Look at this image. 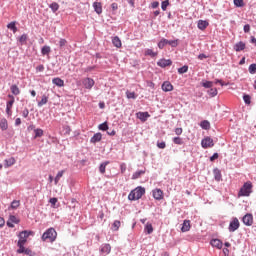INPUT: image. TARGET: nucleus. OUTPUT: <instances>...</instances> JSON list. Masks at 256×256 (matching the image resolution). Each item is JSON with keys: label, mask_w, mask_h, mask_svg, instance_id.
Returning a JSON list of instances; mask_svg holds the SVG:
<instances>
[{"label": "nucleus", "mask_w": 256, "mask_h": 256, "mask_svg": "<svg viewBox=\"0 0 256 256\" xmlns=\"http://www.w3.org/2000/svg\"><path fill=\"white\" fill-rule=\"evenodd\" d=\"M145 195V187L143 186H138L135 189L131 190L129 195H128V200L129 201H139L141 197Z\"/></svg>", "instance_id": "nucleus-1"}, {"label": "nucleus", "mask_w": 256, "mask_h": 256, "mask_svg": "<svg viewBox=\"0 0 256 256\" xmlns=\"http://www.w3.org/2000/svg\"><path fill=\"white\" fill-rule=\"evenodd\" d=\"M42 241H48V243H55L57 241V231L55 228H48L41 237Z\"/></svg>", "instance_id": "nucleus-2"}, {"label": "nucleus", "mask_w": 256, "mask_h": 256, "mask_svg": "<svg viewBox=\"0 0 256 256\" xmlns=\"http://www.w3.org/2000/svg\"><path fill=\"white\" fill-rule=\"evenodd\" d=\"M253 193V183L251 181L245 182L238 192V197H251Z\"/></svg>", "instance_id": "nucleus-3"}, {"label": "nucleus", "mask_w": 256, "mask_h": 256, "mask_svg": "<svg viewBox=\"0 0 256 256\" xmlns=\"http://www.w3.org/2000/svg\"><path fill=\"white\" fill-rule=\"evenodd\" d=\"M239 227H241V224L239 223V219L237 217H234L229 223L228 231L229 233H235V231H237Z\"/></svg>", "instance_id": "nucleus-4"}, {"label": "nucleus", "mask_w": 256, "mask_h": 256, "mask_svg": "<svg viewBox=\"0 0 256 256\" xmlns=\"http://www.w3.org/2000/svg\"><path fill=\"white\" fill-rule=\"evenodd\" d=\"M31 233H33V231L24 230L20 232L18 235L19 237L18 244L25 245V243H27V238L29 237V235H31Z\"/></svg>", "instance_id": "nucleus-5"}, {"label": "nucleus", "mask_w": 256, "mask_h": 256, "mask_svg": "<svg viewBox=\"0 0 256 256\" xmlns=\"http://www.w3.org/2000/svg\"><path fill=\"white\" fill-rule=\"evenodd\" d=\"M201 146L203 149H209V147H214L215 143H213V140L211 137H206L202 139Z\"/></svg>", "instance_id": "nucleus-6"}, {"label": "nucleus", "mask_w": 256, "mask_h": 256, "mask_svg": "<svg viewBox=\"0 0 256 256\" xmlns=\"http://www.w3.org/2000/svg\"><path fill=\"white\" fill-rule=\"evenodd\" d=\"M242 222L246 227H251L253 225V214L247 213L242 217Z\"/></svg>", "instance_id": "nucleus-7"}, {"label": "nucleus", "mask_w": 256, "mask_h": 256, "mask_svg": "<svg viewBox=\"0 0 256 256\" xmlns=\"http://www.w3.org/2000/svg\"><path fill=\"white\" fill-rule=\"evenodd\" d=\"M173 65V61L171 59L162 58L157 62V66L165 69V67H171Z\"/></svg>", "instance_id": "nucleus-8"}, {"label": "nucleus", "mask_w": 256, "mask_h": 256, "mask_svg": "<svg viewBox=\"0 0 256 256\" xmlns=\"http://www.w3.org/2000/svg\"><path fill=\"white\" fill-rule=\"evenodd\" d=\"M152 196L156 201H161L163 199V190L159 188L152 190Z\"/></svg>", "instance_id": "nucleus-9"}, {"label": "nucleus", "mask_w": 256, "mask_h": 256, "mask_svg": "<svg viewBox=\"0 0 256 256\" xmlns=\"http://www.w3.org/2000/svg\"><path fill=\"white\" fill-rule=\"evenodd\" d=\"M83 85L86 89H93V86L95 85V80H93V78H85L83 80Z\"/></svg>", "instance_id": "nucleus-10"}, {"label": "nucleus", "mask_w": 256, "mask_h": 256, "mask_svg": "<svg viewBox=\"0 0 256 256\" xmlns=\"http://www.w3.org/2000/svg\"><path fill=\"white\" fill-rule=\"evenodd\" d=\"M136 117H137V119H139L140 121L145 123V121H147V119H149V117H151V115L149 114V112H138V113H136Z\"/></svg>", "instance_id": "nucleus-11"}, {"label": "nucleus", "mask_w": 256, "mask_h": 256, "mask_svg": "<svg viewBox=\"0 0 256 256\" xmlns=\"http://www.w3.org/2000/svg\"><path fill=\"white\" fill-rule=\"evenodd\" d=\"M100 253H102V255H109V253H111V244H102L100 246Z\"/></svg>", "instance_id": "nucleus-12"}, {"label": "nucleus", "mask_w": 256, "mask_h": 256, "mask_svg": "<svg viewBox=\"0 0 256 256\" xmlns=\"http://www.w3.org/2000/svg\"><path fill=\"white\" fill-rule=\"evenodd\" d=\"M15 163H17V160H15V157H10L4 160V167L5 169H9V167H13Z\"/></svg>", "instance_id": "nucleus-13"}, {"label": "nucleus", "mask_w": 256, "mask_h": 256, "mask_svg": "<svg viewBox=\"0 0 256 256\" xmlns=\"http://www.w3.org/2000/svg\"><path fill=\"white\" fill-rule=\"evenodd\" d=\"M101 139H103V134H101V132L95 133L91 137L90 143H93V145H95V143H99L101 141Z\"/></svg>", "instance_id": "nucleus-14"}, {"label": "nucleus", "mask_w": 256, "mask_h": 256, "mask_svg": "<svg viewBox=\"0 0 256 256\" xmlns=\"http://www.w3.org/2000/svg\"><path fill=\"white\" fill-rule=\"evenodd\" d=\"M197 27L200 31H205L209 27V22L207 20H198Z\"/></svg>", "instance_id": "nucleus-15"}, {"label": "nucleus", "mask_w": 256, "mask_h": 256, "mask_svg": "<svg viewBox=\"0 0 256 256\" xmlns=\"http://www.w3.org/2000/svg\"><path fill=\"white\" fill-rule=\"evenodd\" d=\"M162 91H164L165 93H169V91H173V84H171V82L169 81L163 82Z\"/></svg>", "instance_id": "nucleus-16"}, {"label": "nucleus", "mask_w": 256, "mask_h": 256, "mask_svg": "<svg viewBox=\"0 0 256 256\" xmlns=\"http://www.w3.org/2000/svg\"><path fill=\"white\" fill-rule=\"evenodd\" d=\"M93 9L95 13H97V15H101V13H103V5L101 4V2H94Z\"/></svg>", "instance_id": "nucleus-17"}, {"label": "nucleus", "mask_w": 256, "mask_h": 256, "mask_svg": "<svg viewBox=\"0 0 256 256\" xmlns=\"http://www.w3.org/2000/svg\"><path fill=\"white\" fill-rule=\"evenodd\" d=\"M210 245L216 247V249H223V242L220 239H212Z\"/></svg>", "instance_id": "nucleus-18"}, {"label": "nucleus", "mask_w": 256, "mask_h": 256, "mask_svg": "<svg viewBox=\"0 0 256 256\" xmlns=\"http://www.w3.org/2000/svg\"><path fill=\"white\" fill-rule=\"evenodd\" d=\"M191 229V221L190 220H184L182 227H181V231L182 233H187V231H189Z\"/></svg>", "instance_id": "nucleus-19"}, {"label": "nucleus", "mask_w": 256, "mask_h": 256, "mask_svg": "<svg viewBox=\"0 0 256 256\" xmlns=\"http://www.w3.org/2000/svg\"><path fill=\"white\" fill-rule=\"evenodd\" d=\"M213 175H214V179L215 181H221V179H223V175L221 174V170L219 168H214L213 169Z\"/></svg>", "instance_id": "nucleus-20"}, {"label": "nucleus", "mask_w": 256, "mask_h": 256, "mask_svg": "<svg viewBox=\"0 0 256 256\" xmlns=\"http://www.w3.org/2000/svg\"><path fill=\"white\" fill-rule=\"evenodd\" d=\"M53 85H56V87H65V81L59 77L52 79Z\"/></svg>", "instance_id": "nucleus-21"}, {"label": "nucleus", "mask_w": 256, "mask_h": 256, "mask_svg": "<svg viewBox=\"0 0 256 256\" xmlns=\"http://www.w3.org/2000/svg\"><path fill=\"white\" fill-rule=\"evenodd\" d=\"M234 51L239 53L240 51H245V42L240 41L234 45Z\"/></svg>", "instance_id": "nucleus-22"}, {"label": "nucleus", "mask_w": 256, "mask_h": 256, "mask_svg": "<svg viewBox=\"0 0 256 256\" xmlns=\"http://www.w3.org/2000/svg\"><path fill=\"white\" fill-rule=\"evenodd\" d=\"M147 169H143V170H137L136 172H134L132 174V179L133 180H136V179H139L141 177V175H145Z\"/></svg>", "instance_id": "nucleus-23"}, {"label": "nucleus", "mask_w": 256, "mask_h": 256, "mask_svg": "<svg viewBox=\"0 0 256 256\" xmlns=\"http://www.w3.org/2000/svg\"><path fill=\"white\" fill-rule=\"evenodd\" d=\"M200 127L205 131H209L211 129V123L208 120H203L200 122Z\"/></svg>", "instance_id": "nucleus-24"}, {"label": "nucleus", "mask_w": 256, "mask_h": 256, "mask_svg": "<svg viewBox=\"0 0 256 256\" xmlns=\"http://www.w3.org/2000/svg\"><path fill=\"white\" fill-rule=\"evenodd\" d=\"M0 129L2 131H7V129H9V124L7 123V119L3 118L0 120Z\"/></svg>", "instance_id": "nucleus-25"}, {"label": "nucleus", "mask_w": 256, "mask_h": 256, "mask_svg": "<svg viewBox=\"0 0 256 256\" xmlns=\"http://www.w3.org/2000/svg\"><path fill=\"white\" fill-rule=\"evenodd\" d=\"M112 44L114 45V47H117V49H120L121 47V39L119 38V36H115L112 38Z\"/></svg>", "instance_id": "nucleus-26"}, {"label": "nucleus", "mask_w": 256, "mask_h": 256, "mask_svg": "<svg viewBox=\"0 0 256 256\" xmlns=\"http://www.w3.org/2000/svg\"><path fill=\"white\" fill-rule=\"evenodd\" d=\"M12 95H20L21 90L19 89V86L17 84H14L10 87Z\"/></svg>", "instance_id": "nucleus-27"}, {"label": "nucleus", "mask_w": 256, "mask_h": 256, "mask_svg": "<svg viewBox=\"0 0 256 256\" xmlns=\"http://www.w3.org/2000/svg\"><path fill=\"white\" fill-rule=\"evenodd\" d=\"M144 231L147 235H151L153 233V224L148 222L144 227Z\"/></svg>", "instance_id": "nucleus-28"}, {"label": "nucleus", "mask_w": 256, "mask_h": 256, "mask_svg": "<svg viewBox=\"0 0 256 256\" xmlns=\"http://www.w3.org/2000/svg\"><path fill=\"white\" fill-rule=\"evenodd\" d=\"M16 23L17 22L13 21V22H10V23L7 24V28L10 29V31L13 32V33H16L17 30H18L17 26H16Z\"/></svg>", "instance_id": "nucleus-29"}, {"label": "nucleus", "mask_w": 256, "mask_h": 256, "mask_svg": "<svg viewBox=\"0 0 256 256\" xmlns=\"http://www.w3.org/2000/svg\"><path fill=\"white\" fill-rule=\"evenodd\" d=\"M49 102V97L47 95H43L41 101L38 102V107H43V105H47Z\"/></svg>", "instance_id": "nucleus-30"}, {"label": "nucleus", "mask_w": 256, "mask_h": 256, "mask_svg": "<svg viewBox=\"0 0 256 256\" xmlns=\"http://www.w3.org/2000/svg\"><path fill=\"white\" fill-rule=\"evenodd\" d=\"M64 174H65V170H61L57 173V175L54 178L55 185H57V183H59V181L61 180V177H63Z\"/></svg>", "instance_id": "nucleus-31"}, {"label": "nucleus", "mask_w": 256, "mask_h": 256, "mask_svg": "<svg viewBox=\"0 0 256 256\" xmlns=\"http://www.w3.org/2000/svg\"><path fill=\"white\" fill-rule=\"evenodd\" d=\"M49 53H51V46L45 45V46H43V47L41 48V54H42L43 56L49 55Z\"/></svg>", "instance_id": "nucleus-32"}, {"label": "nucleus", "mask_w": 256, "mask_h": 256, "mask_svg": "<svg viewBox=\"0 0 256 256\" xmlns=\"http://www.w3.org/2000/svg\"><path fill=\"white\" fill-rule=\"evenodd\" d=\"M174 145H184L185 141H183V138L177 136L172 139Z\"/></svg>", "instance_id": "nucleus-33"}, {"label": "nucleus", "mask_w": 256, "mask_h": 256, "mask_svg": "<svg viewBox=\"0 0 256 256\" xmlns=\"http://www.w3.org/2000/svg\"><path fill=\"white\" fill-rule=\"evenodd\" d=\"M109 165V161L103 162L99 166V172L104 175L105 169H107V166Z\"/></svg>", "instance_id": "nucleus-34"}, {"label": "nucleus", "mask_w": 256, "mask_h": 256, "mask_svg": "<svg viewBox=\"0 0 256 256\" xmlns=\"http://www.w3.org/2000/svg\"><path fill=\"white\" fill-rule=\"evenodd\" d=\"M8 97L11 100L7 102L6 107H9L10 109H13V104L15 103V96L9 94Z\"/></svg>", "instance_id": "nucleus-35"}, {"label": "nucleus", "mask_w": 256, "mask_h": 256, "mask_svg": "<svg viewBox=\"0 0 256 256\" xmlns=\"http://www.w3.org/2000/svg\"><path fill=\"white\" fill-rule=\"evenodd\" d=\"M8 220L11 222V223H14L15 225H19L20 221L19 218H17V216L15 215H10Z\"/></svg>", "instance_id": "nucleus-36"}, {"label": "nucleus", "mask_w": 256, "mask_h": 256, "mask_svg": "<svg viewBox=\"0 0 256 256\" xmlns=\"http://www.w3.org/2000/svg\"><path fill=\"white\" fill-rule=\"evenodd\" d=\"M217 88H210L208 91H207V94L210 96V97H217Z\"/></svg>", "instance_id": "nucleus-37"}, {"label": "nucleus", "mask_w": 256, "mask_h": 256, "mask_svg": "<svg viewBox=\"0 0 256 256\" xmlns=\"http://www.w3.org/2000/svg\"><path fill=\"white\" fill-rule=\"evenodd\" d=\"M201 85L204 89H211L213 87V81H203Z\"/></svg>", "instance_id": "nucleus-38"}, {"label": "nucleus", "mask_w": 256, "mask_h": 256, "mask_svg": "<svg viewBox=\"0 0 256 256\" xmlns=\"http://www.w3.org/2000/svg\"><path fill=\"white\" fill-rule=\"evenodd\" d=\"M34 133H35L34 139H37L43 135V129L36 128V129H34Z\"/></svg>", "instance_id": "nucleus-39"}, {"label": "nucleus", "mask_w": 256, "mask_h": 256, "mask_svg": "<svg viewBox=\"0 0 256 256\" xmlns=\"http://www.w3.org/2000/svg\"><path fill=\"white\" fill-rule=\"evenodd\" d=\"M167 45H170V47H178L179 39L167 40Z\"/></svg>", "instance_id": "nucleus-40"}, {"label": "nucleus", "mask_w": 256, "mask_h": 256, "mask_svg": "<svg viewBox=\"0 0 256 256\" xmlns=\"http://www.w3.org/2000/svg\"><path fill=\"white\" fill-rule=\"evenodd\" d=\"M21 205V201L19 200H13L11 202L10 208L11 209H18V207Z\"/></svg>", "instance_id": "nucleus-41"}, {"label": "nucleus", "mask_w": 256, "mask_h": 256, "mask_svg": "<svg viewBox=\"0 0 256 256\" xmlns=\"http://www.w3.org/2000/svg\"><path fill=\"white\" fill-rule=\"evenodd\" d=\"M119 227H121V221L115 220L112 224V229L114 231H119Z\"/></svg>", "instance_id": "nucleus-42"}, {"label": "nucleus", "mask_w": 256, "mask_h": 256, "mask_svg": "<svg viewBox=\"0 0 256 256\" xmlns=\"http://www.w3.org/2000/svg\"><path fill=\"white\" fill-rule=\"evenodd\" d=\"M187 71H189V66L187 65L178 68L179 75H183V73H187Z\"/></svg>", "instance_id": "nucleus-43"}, {"label": "nucleus", "mask_w": 256, "mask_h": 256, "mask_svg": "<svg viewBox=\"0 0 256 256\" xmlns=\"http://www.w3.org/2000/svg\"><path fill=\"white\" fill-rule=\"evenodd\" d=\"M50 9L53 11V13H56V11H59V4L57 2H53L49 5Z\"/></svg>", "instance_id": "nucleus-44"}, {"label": "nucleus", "mask_w": 256, "mask_h": 256, "mask_svg": "<svg viewBox=\"0 0 256 256\" xmlns=\"http://www.w3.org/2000/svg\"><path fill=\"white\" fill-rule=\"evenodd\" d=\"M165 45H167V39L162 38V39L158 42V48H159V49H164Z\"/></svg>", "instance_id": "nucleus-45"}, {"label": "nucleus", "mask_w": 256, "mask_h": 256, "mask_svg": "<svg viewBox=\"0 0 256 256\" xmlns=\"http://www.w3.org/2000/svg\"><path fill=\"white\" fill-rule=\"evenodd\" d=\"M248 71L251 75H255L256 74V64L255 63L250 64Z\"/></svg>", "instance_id": "nucleus-46"}, {"label": "nucleus", "mask_w": 256, "mask_h": 256, "mask_svg": "<svg viewBox=\"0 0 256 256\" xmlns=\"http://www.w3.org/2000/svg\"><path fill=\"white\" fill-rule=\"evenodd\" d=\"M98 129L100 131H107L109 129V124H107V122H104L98 126Z\"/></svg>", "instance_id": "nucleus-47"}, {"label": "nucleus", "mask_w": 256, "mask_h": 256, "mask_svg": "<svg viewBox=\"0 0 256 256\" xmlns=\"http://www.w3.org/2000/svg\"><path fill=\"white\" fill-rule=\"evenodd\" d=\"M126 97L127 99H137V94H135V92H129V90H127Z\"/></svg>", "instance_id": "nucleus-48"}, {"label": "nucleus", "mask_w": 256, "mask_h": 256, "mask_svg": "<svg viewBox=\"0 0 256 256\" xmlns=\"http://www.w3.org/2000/svg\"><path fill=\"white\" fill-rule=\"evenodd\" d=\"M145 55H148L149 57H157V52H154L153 49H147Z\"/></svg>", "instance_id": "nucleus-49"}, {"label": "nucleus", "mask_w": 256, "mask_h": 256, "mask_svg": "<svg viewBox=\"0 0 256 256\" xmlns=\"http://www.w3.org/2000/svg\"><path fill=\"white\" fill-rule=\"evenodd\" d=\"M17 247H19V249L17 250V253L21 254V253H25V244H18L17 243Z\"/></svg>", "instance_id": "nucleus-50"}, {"label": "nucleus", "mask_w": 256, "mask_h": 256, "mask_svg": "<svg viewBox=\"0 0 256 256\" xmlns=\"http://www.w3.org/2000/svg\"><path fill=\"white\" fill-rule=\"evenodd\" d=\"M243 101H244V103H245L246 105H251V96L245 94V95L243 96Z\"/></svg>", "instance_id": "nucleus-51"}, {"label": "nucleus", "mask_w": 256, "mask_h": 256, "mask_svg": "<svg viewBox=\"0 0 256 256\" xmlns=\"http://www.w3.org/2000/svg\"><path fill=\"white\" fill-rule=\"evenodd\" d=\"M170 3L169 1H162L161 9L162 11H167V7H169Z\"/></svg>", "instance_id": "nucleus-52"}, {"label": "nucleus", "mask_w": 256, "mask_h": 256, "mask_svg": "<svg viewBox=\"0 0 256 256\" xmlns=\"http://www.w3.org/2000/svg\"><path fill=\"white\" fill-rule=\"evenodd\" d=\"M37 73H43L45 71V66L43 64H40L36 67Z\"/></svg>", "instance_id": "nucleus-53"}, {"label": "nucleus", "mask_w": 256, "mask_h": 256, "mask_svg": "<svg viewBox=\"0 0 256 256\" xmlns=\"http://www.w3.org/2000/svg\"><path fill=\"white\" fill-rule=\"evenodd\" d=\"M157 147L158 149H165L167 147V144L165 143V141L157 142Z\"/></svg>", "instance_id": "nucleus-54"}, {"label": "nucleus", "mask_w": 256, "mask_h": 256, "mask_svg": "<svg viewBox=\"0 0 256 256\" xmlns=\"http://www.w3.org/2000/svg\"><path fill=\"white\" fill-rule=\"evenodd\" d=\"M235 7H245L244 1H234Z\"/></svg>", "instance_id": "nucleus-55"}, {"label": "nucleus", "mask_w": 256, "mask_h": 256, "mask_svg": "<svg viewBox=\"0 0 256 256\" xmlns=\"http://www.w3.org/2000/svg\"><path fill=\"white\" fill-rule=\"evenodd\" d=\"M22 117H24V119H27L29 117V109L25 108L22 111Z\"/></svg>", "instance_id": "nucleus-56"}, {"label": "nucleus", "mask_w": 256, "mask_h": 256, "mask_svg": "<svg viewBox=\"0 0 256 256\" xmlns=\"http://www.w3.org/2000/svg\"><path fill=\"white\" fill-rule=\"evenodd\" d=\"M65 135H71V126H64Z\"/></svg>", "instance_id": "nucleus-57"}, {"label": "nucleus", "mask_w": 256, "mask_h": 256, "mask_svg": "<svg viewBox=\"0 0 256 256\" xmlns=\"http://www.w3.org/2000/svg\"><path fill=\"white\" fill-rule=\"evenodd\" d=\"M94 69H97V66H88L85 68V73H91V71H94Z\"/></svg>", "instance_id": "nucleus-58"}, {"label": "nucleus", "mask_w": 256, "mask_h": 256, "mask_svg": "<svg viewBox=\"0 0 256 256\" xmlns=\"http://www.w3.org/2000/svg\"><path fill=\"white\" fill-rule=\"evenodd\" d=\"M25 255H29V256H35V252H32L31 249L26 248V250H24Z\"/></svg>", "instance_id": "nucleus-59"}, {"label": "nucleus", "mask_w": 256, "mask_h": 256, "mask_svg": "<svg viewBox=\"0 0 256 256\" xmlns=\"http://www.w3.org/2000/svg\"><path fill=\"white\" fill-rule=\"evenodd\" d=\"M67 45V40L64 38H61L59 41V47H65Z\"/></svg>", "instance_id": "nucleus-60"}, {"label": "nucleus", "mask_w": 256, "mask_h": 256, "mask_svg": "<svg viewBox=\"0 0 256 256\" xmlns=\"http://www.w3.org/2000/svg\"><path fill=\"white\" fill-rule=\"evenodd\" d=\"M20 43H25L27 41V34H22L19 38Z\"/></svg>", "instance_id": "nucleus-61"}, {"label": "nucleus", "mask_w": 256, "mask_h": 256, "mask_svg": "<svg viewBox=\"0 0 256 256\" xmlns=\"http://www.w3.org/2000/svg\"><path fill=\"white\" fill-rule=\"evenodd\" d=\"M244 33H249L251 31V25L245 24L243 28Z\"/></svg>", "instance_id": "nucleus-62"}, {"label": "nucleus", "mask_w": 256, "mask_h": 256, "mask_svg": "<svg viewBox=\"0 0 256 256\" xmlns=\"http://www.w3.org/2000/svg\"><path fill=\"white\" fill-rule=\"evenodd\" d=\"M216 159H219V153H214L211 157H210V161H215Z\"/></svg>", "instance_id": "nucleus-63"}, {"label": "nucleus", "mask_w": 256, "mask_h": 256, "mask_svg": "<svg viewBox=\"0 0 256 256\" xmlns=\"http://www.w3.org/2000/svg\"><path fill=\"white\" fill-rule=\"evenodd\" d=\"M174 132H175V135H182L183 134V128H176L174 130Z\"/></svg>", "instance_id": "nucleus-64"}]
</instances>
